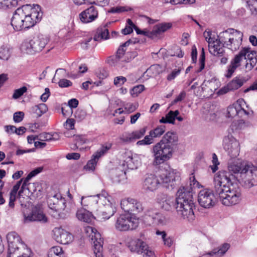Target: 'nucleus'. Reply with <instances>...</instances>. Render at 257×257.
<instances>
[{
	"instance_id": "obj_1",
	"label": "nucleus",
	"mask_w": 257,
	"mask_h": 257,
	"mask_svg": "<svg viewBox=\"0 0 257 257\" xmlns=\"http://www.w3.org/2000/svg\"><path fill=\"white\" fill-rule=\"evenodd\" d=\"M229 173L246 188L257 185V167L251 163L236 159L228 163Z\"/></svg>"
},
{
	"instance_id": "obj_2",
	"label": "nucleus",
	"mask_w": 257,
	"mask_h": 257,
	"mask_svg": "<svg viewBox=\"0 0 257 257\" xmlns=\"http://www.w3.org/2000/svg\"><path fill=\"white\" fill-rule=\"evenodd\" d=\"M178 142V137L174 132H168L153 148L154 163L160 164L170 159L173 154V147Z\"/></svg>"
},
{
	"instance_id": "obj_3",
	"label": "nucleus",
	"mask_w": 257,
	"mask_h": 257,
	"mask_svg": "<svg viewBox=\"0 0 257 257\" xmlns=\"http://www.w3.org/2000/svg\"><path fill=\"white\" fill-rule=\"evenodd\" d=\"M176 195V209L178 215L189 221L193 220L195 205L192 192L190 189L182 187L178 190Z\"/></svg>"
},
{
	"instance_id": "obj_4",
	"label": "nucleus",
	"mask_w": 257,
	"mask_h": 257,
	"mask_svg": "<svg viewBox=\"0 0 257 257\" xmlns=\"http://www.w3.org/2000/svg\"><path fill=\"white\" fill-rule=\"evenodd\" d=\"M247 59L245 68L247 70H251L257 63V52L251 51L249 47L242 48L238 54L236 55L231 61L230 65L228 67L227 74L226 77H230L237 67L240 66V62L243 59Z\"/></svg>"
},
{
	"instance_id": "obj_5",
	"label": "nucleus",
	"mask_w": 257,
	"mask_h": 257,
	"mask_svg": "<svg viewBox=\"0 0 257 257\" xmlns=\"http://www.w3.org/2000/svg\"><path fill=\"white\" fill-rule=\"evenodd\" d=\"M8 243V256L24 254L25 257H30L31 250L21 241L19 235L15 232H9L7 235Z\"/></svg>"
},
{
	"instance_id": "obj_6",
	"label": "nucleus",
	"mask_w": 257,
	"mask_h": 257,
	"mask_svg": "<svg viewBox=\"0 0 257 257\" xmlns=\"http://www.w3.org/2000/svg\"><path fill=\"white\" fill-rule=\"evenodd\" d=\"M179 173L169 167L160 169L159 171V184L168 190H173L176 186V181L179 179Z\"/></svg>"
},
{
	"instance_id": "obj_7",
	"label": "nucleus",
	"mask_w": 257,
	"mask_h": 257,
	"mask_svg": "<svg viewBox=\"0 0 257 257\" xmlns=\"http://www.w3.org/2000/svg\"><path fill=\"white\" fill-rule=\"evenodd\" d=\"M203 35L208 43L209 52L216 57H221V63H225V59L223 57L225 53L224 44L221 42L220 40L216 39L214 35H213L212 32L210 31L206 30L204 32Z\"/></svg>"
},
{
	"instance_id": "obj_8",
	"label": "nucleus",
	"mask_w": 257,
	"mask_h": 257,
	"mask_svg": "<svg viewBox=\"0 0 257 257\" xmlns=\"http://www.w3.org/2000/svg\"><path fill=\"white\" fill-rule=\"evenodd\" d=\"M49 41L47 37L40 35L32 39L27 40L21 46L22 50L29 54H34L41 51Z\"/></svg>"
},
{
	"instance_id": "obj_9",
	"label": "nucleus",
	"mask_w": 257,
	"mask_h": 257,
	"mask_svg": "<svg viewBox=\"0 0 257 257\" xmlns=\"http://www.w3.org/2000/svg\"><path fill=\"white\" fill-rule=\"evenodd\" d=\"M139 219L130 214H121L116 219L115 228L119 231H126L136 229L139 225Z\"/></svg>"
},
{
	"instance_id": "obj_10",
	"label": "nucleus",
	"mask_w": 257,
	"mask_h": 257,
	"mask_svg": "<svg viewBox=\"0 0 257 257\" xmlns=\"http://www.w3.org/2000/svg\"><path fill=\"white\" fill-rule=\"evenodd\" d=\"M25 10L28 12V15L25 17V25L26 29L34 27L37 23L41 21L43 13L41 11L40 7L36 5L32 7L30 5H24Z\"/></svg>"
},
{
	"instance_id": "obj_11",
	"label": "nucleus",
	"mask_w": 257,
	"mask_h": 257,
	"mask_svg": "<svg viewBox=\"0 0 257 257\" xmlns=\"http://www.w3.org/2000/svg\"><path fill=\"white\" fill-rule=\"evenodd\" d=\"M125 51L126 50L123 47L120 46L117 51L116 55L110 57L108 59V63L114 66L122 67L123 66V62H128L137 56V53L136 52L127 53L124 55Z\"/></svg>"
},
{
	"instance_id": "obj_12",
	"label": "nucleus",
	"mask_w": 257,
	"mask_h": 257,
	"mask_svg": "<svg viewBox=\"0 0 257 257\" xmlns=\"http://www.w3.org/2000/svg\"><path fill=\"white\" fill-rule=\"evenodd\" d=\"M28 12H27V11L25 10L24 5L15 11L11 19V25L16 31L26 29L25 24V17L27 16V14L28 15Z\"/></svg>"
},
{
	"instance_id": "obj_13",
	"label": "nucleus",
	"mask_w": 257,
	"mask_h": 257,
	"mask_svg": "<svg viewBox=\"0 0 257 257\" xmlns=\"http://www.w3.org/2000/svg\"><path fill=\"white\" fill-rule=\"evenodd\" d=\"M228 36V41L226 44V47L232 51L237 50L241 44L243 34L233 29L226 30V37Z\"/></svg>"
},
{
	"instance_id": "obj_14",
	"label": "nucleus",
	"mask_w": 257,
	"mask_h": 257,
	"mask_svg": "<svg viewBox=\"0 0 257 257\" xmlns=\"http://www.w3.org/2000/svg\"><path fill=\"white\" fill-rule=\"evenodd\" d=\"M120 204L121 209L130 214H137L144 209L142 203L140 201L131 197L122 199Z\"/></svg>"
},
{
	"instance_id": "obj_15",
	"label": "nucleus",
	"mask_w": 257,
	"mask_h": 257,
	"mask_svg": "<svg viewBox=\"0 0 257 257\" xmlns=\"http://www.w3.org/2000/svg\"><path fill=\"white\" fill-rule=\"evenodd\" d=\"M146 239L145 232H141L140 238L131 239L127 242V246L132 252L142 254L148 248Z\"/></svg>"
},
{
	"instance_id": "obj_16",
	"label": "nucleus",
	"mask_w": 257,
	"mask_h": 257,
	"mask_svg": "<svg viewBox=\"0 0 257 257\" xmlns=\"http://www.w3.org/2000/svg\"><path fill=\"white\" fill-rule=\"evenodd\" d=\"M226 186L227 184L228 189L226 190V205H233L238 203L240 200V193L234 187L231 179L226 176Z\"/></svg>"
},
{
	"instance_id": "obj_17",
	"label": "nucleus",
	"mask_w": 257,
	"mask_h": 257,
	"mask_svg": "<svg viewBox=\"0 0 257 257\" xmlns=\"http://www.w3.org/2000/svg\"><path fill=\"white\" fill-rule=\"evenodd\" d=\"M213 184L214 192L219 195L222 203L224 204L225 171H220L214 175Z\"/></svg>"
},
{
	"instance_id": "obj_18",
	"label": "nucleus",
	"mask_w": 257,
	"mask_h": 257,
	"mask_svg": "<svg viewBox=\"0 0 257 257\" xmlns=\"http://www.w3.org/2000/svg\"><path fill=\"white\" fill-rule=\"evenodd\" d=\"M198 201L202 207L209 208L214 205L216 199L211 190L203 189L200 190L198 193Z\"/></svg>"
},
{
	"instance_id": "obj_19",
	"label": "nucleus",
	"mask_w": 257,
	"mask_h": 257,
	"mask_svg": "<svg viewBox=\"0 0 257 257\" xmlns=\"http://www.w3.org/2000/svg\"><path fill=\"white\" fill-rule=\"evenodd\" d=\"M145 221L149 225H164L166 223L165 216L158 211L154 209L148 210L144 217Z\"/></svg>"
},
{
	"instance_id": "obj_20",
	"label": "nucleus",
	"mask_w": 257,
	"mask_h": 257,
	"mask_svg": "<svg viewBox=\"0 0 257 257\" xmlns=\"http://www.w3.org/2000/svg\"><path fill=\"white\" fill-rule=\"evenodd\" d=\"M47 203L49 208L56 212L64 210L66 206L65 199L60 193L49 196Z\"/></svg>"
},
{
	"instance_id": "obj_21",
	"label": "nucleus",
	"mask_w": 257,
	"mask_h": 257,
	"mask_svg": "<svg viewBox=\"0 0 257 257\" xmlns=\"http://www.w3.org/2000/svg\"><path fill=\"white\" fill-rule=\"evenodd\" d=\"M53 237L57 242L63 244L71 243L73 239L72 235L61 227H55L53 230Z\"/></svg>"
},
{
	"instance_id": "obj_22",
	"label": "nucleus",
	"mask_w": 257,
	"mask_h": 257,
	"mask_svg": "<svg viewBox=\"0 0 257 257\" xmlns=\"http://www.w3.org/2000/svg\"><path fill=\"white\" fill-rule=\"evenodd\" d=\"M111 148V145L102 146L92 156L91 159L87 162L84 168L89 171H93L95 170L96 164L99 159L102 156Z\"/></svg>"
},
{
	"instance_id": "obj_23",
	"label": "nucleus",
	"mask_w": 257,
	"mask_h": 257,
	"mask_svg": "<svg viewBox=\"0 0 257 257\" xmlns=\"http://www.w3.org/2000/svg\"><path fill=\"white\" fill-rule=\"evenodd\" d=\"M98 17V11L93 6L82 11L79 14V19L81 22L84 24L91 23L95 21Z\"/></svg>"
},
{
	"instance_id": "obj_24",
	"label": "nucleus",
	"mask_w": 257,
	"mask_h": 257,
	"mask_svg": "<svg viewBox=\"0 0 257 257\" xmlns=\"http://www.w3.org/2000/svg\"><path fill=\"white\" fill-rule=\"evenodd\" d=\"M157 200L160 207L167 211H171L176 204V199L174 197L164 194L159 195Z\"/></svg>"
},
{
	"instance_id": "obj_25",
	"label": "nucleus",
	"mask_w": 257,
	"mask_h": 257,
	"mask_svg": "<svg viewBox=\"0 0 257 257\" xmlns=\"http://www.w3.org/2000/svg\"><path fill=\"white\" fill-rule=\"evenodd\" d=\"M159 181L155 175H149L143 183V188L146 191H154L157 189L159 184Z\"/></svg>"
},
{
	"instance_id": "obj_26",
	"label": "nucleus",
	"mask_w": 257,
	"mask_h": 257,
	"mask_svg": "<svg viewBox=\"0 0 257 257\" xmlns=\"http://www.w3.org/2000/svg\"><path fill=\"white\" fill-rule=\"evenodd\" d=\"M227 150L228 155L231 158H236L239 153V144L238 142L232 136H228Z\"/></svg>"
},
{
	"instance_id": "obj_27",
	"label": "nucleus",
	"mask_w": 257,
	"mask_h": 257,
	"mask_svg": "<svg viewBox=\"0 0 257 257\" xmlns=\"http://www.w3.org/2000/svg\"><path fill=\"white\" fill-rule=\"evenodd\" d=\"M25 219L29 221H42L46 222L47 218L44 214L43 210L39 207H35L33 208L31 214L25 217Z\"/></svg>"
},
{
	"instance_id": "obj_28",
	"label": "nucleus",
	"mask_w": 257,
	"mask_h": 257,
	"mask_svg": "<svg viewBox=\"0 0 257 257\" xmlns=\"http://www.w3.org/2000/svg\"><path fill=\"white\" fill-rule=\"evenodd\" d=\"M84 231L86 235L93 241V246H95V244H97V242H101V243H103L100 234L95 228L90 226H86L84 227Z\"/></svg>"
},
{
	"instance_id": "obj_29",
	"label": "nucleus",
	"mask_w": 257,
	"mask_h": 257,
	"mask_svg": "<svg viewBox=\"0 0 257 257\" xmlns=\"http://www.w3.org/2000/svg\"><path fill=\"white\" fill-rule=\"evenodd\" d=\"M110 24L111 22H108L98 28L93 38L94 41H100L102 40H107L109 38V35L107 27Z\"/></svg>"
},
{
	"instance_id": "obj_30",
	"label": "nucleus",
	"mask_w": 257,
	"mask_h": 257,
	"mask_svg": "<svg viewBox=\"0 0 257 257\" xmlns=\"http://www.w3.org/2000/svg\"><path fill=\"white\" fill-rule=\"evenodd\" d=\"M97 203L98 197L95 195L81 197V204L86 209L93 210L96 208Z\"/></svg>"
},
{
	"instance_id": "obj_31",
	"label": "nucleus",
	"mask_w": 257,
	"mask_h": 257,
	"mask_svg": "<svg viewBox=\"0 0 257 257\" xmlns=\"http://www.w3.org/2000/svg\"><path fill=\"white\" fill-rule=\"evenodd\" d=\"M76 215L78 220L86 223H90L93 219V216L91 212L84 208L78 209Z\"/></svg>"
},
{
	"instance_id": "obj_32",
	"label": "nucleus",
	"mask_w": 257,
	"mask_h": 257,
	"mask_svg": "<svg viewBox=\"0 0 257 257\" xmlns=\"http://www.w3.org/2000/svg\"><path fill=\"white\" fill-rule=\"evenodd\" d=\"M115 212L116 207L114 205L110 202L106 204H104L100 213L102 218L108 219L112 216Z\"/></svg>"
},
{
	"instance_id": "obj_33",
	"label": "nucleus",
	"mask_w": 257,
	"mask_h": 257,
	"mask_svg": "<svg viewBox=\"0 0 257 257\" xmlns=\"http://www.w3.org/2000/svg\"><path fill=\"white\" fill-rule=\"evenodd\" d=\"M245 82L242 77H236L226 86V92L227 90H234L238 89L242 86Z\"/></svg>"
},
{
	"instance_id": "obj_34",
	"label": "nucleus",
	"mask_w": 257,
	"mask_h": 257,
	"mask_svg": "<svg viewBox=\"0 0 257 257\" xmlns=\"http://www.w3.org/2000/svg\"><path fill=\"white\" fill-rule=\"evenodd\" d=\"M249 125L250 122L249 121H246L243 119L234 120L230 125L228 131L230 133V130L233 132L235 131L244 129Z\"/></svg>"
},
{
	"instance_id": "obj_35",
	"label": "nucleus",
	"mask_w": 257,
	"mask_h": 257,
	"mask_svg": "<svg viewBox=\"0 0 257 257\" xmlns=\"http://www.w3.org/2000/svg\"><path fill=\"white\" fill-rule=\"evenodd\" d=\"M178 110L175 111L170 110L165 116L162 117L159 120L160 123H168L171 124L175 123L176 117L179 114Z\"/></svg>"
},
{
	"instance_id": "obj_36",
	"label": "nucleus",
	"mask_w": 257,
	"mask_h": 257,
	"mask_svg": "<svg viewBox=\"0 0 257 257\" xmlns=\"http://www.w3.org/2000/svg\"><path fill=\"white\" fill-rule=\"evenodd\" d=\"M172 27V24L169 23H164L156 25L153 30L154 38H156L161 33L165 32Z\"/></svg>"
},
{
	"instance_id": "obj_37",
	"label": "nucleus",
	"mask_w": 257,
	"mask_h": 257,
	"mask_svg": "<svg viewBox=\"0 0 257 257\" xmlns=\"http://www.w3.org/2000/svg\"><path fill=\"white\" fill-rule=\"evenodd\" d=\"M217 83V80L215 79H212L208 81H204L201 85L202 89L206 91L208 88L212 92L214 91L218 87Z\"/></svg>"
},
{
	"instance_id": "obj_38",
	"label": "nucleus",
	"mask_w": 257,
	"mask_h": 257,
	"mask_svg": "<svg viewBox=\"0 0 257 257\" xmlns=\"http://www.w3.org/2000/svg\"><path fill=\"white\" fill-rule=\"evenodd\" d=\"M165 131L166 126L164 125H160L151 130L149 135L152 139L154 140L155 138L160 137L165 133Z\"/></svg>"
},
{
	"instance_id": "obj_39",
	"label": "nucleus",
	"mask_w": 257,
	"mask_h": 257,
	"mask_svg": "<svg viewBox=\"0 0 257 257\" xmlns=\"http://www.w3.org/2000/svg\"><path fill=\"white\" fill-rule=\"evenodd\" d=\"M48 110L47 105L44 103H40L35 105L32 108V112L35 113L37 117L42 116Z\"/></svg>"
},
{
	"instance_id": "obj_40",
	"label": "nucleus",
	"mask_w": 257,
	"mask_h": 257,
	"mask_svg": "<svg viewBox=\"0 0 257 257\" xmlns=\"http://www.w3.org/2000/svg\"><path fill=\"white\" fill-rule=\"evenodd\" d=\"M48 257H64L62 248L59 246L51 247L49 251Z\"/></svg>"
},
{
	"instance_id": "obj_41",
	"label": "nucleus",
	"mask_w": 257,
	"mask_h": 257,
	"mask_svg": "<svg viewBox=\"0 0 257 257\" xmlns=\"http://www.w3.org/2000/svg\"><path fill=\"white\" fill-rule=\"evenodd\" d=\"M74 143L70 145L71 148L75 150L79 148V147L86 142L85 138L82 136H75L73 137Z\"/></svg>"
},
{
	"instance_id": "obj_42",
	"label": "nucleus",
	"mask_w": 257,
	"mask_h": 257,
	"mask_svg": "<svg viewBox=\"0 0 257 257\" xmlns=\"http://www.w3.org/2000/svg\"><path fill=\"white\" fill-rule=\"evenodd\" d=\"M225 253V243H223L220 247L214 248L212 251L208 252L207 255L210 257H221Z\"/></svg>"
},
{
	"instance_id": "obj_43",
	"label": "nucleus",
	"mask_w": 257,
	"mask_h": 257,
	"mask_svg": "<svg viewBox=\"0 0 257 257\" xmlns=\"http://www.w3.org/2000/svg\"><path fill=\"white\" fill-rule=\"evenodd\" d=\"M240 108V105L237 103L233 104L227 107V116L234 117L238 115L239 109Z\"/></svg>"
},
{
	"instance_id": "obj_44",
	"label": "nucleus",
	"mask_w": 257,
	"mask_h": 257,
	"mask_svg": "<svg viewBox=\"0 0 257 257\" xmlns=\"http://www.w3.org/2000/svg\"><path fill=\"white\" fill-rule=\"evenodd\" d=\"M95 196L98 197V203L103 205L110 202L109 200L110 196L104 190L102 191L101 193L95 195Z\"/></svg>"
},
{
	"instance_id": "obj_45",
	"label": "nucleus",
	"mask_w": 257,
	"mask_h": 257,
	"mask_svg": "<svg viewBox=\"0 0 257 257\" xmlns=\"http://www.w3.org/2000/svg\"><path fill=\"white\" fill-rule=\"evenodd\" d=\"M135 158L132 156H129L126 159L124 162L126 163L127 167L131 170L137 169L139 162L138 161L135 162Z\"/></svg>"
},
{
	"instance_id": "obj_46",
	"label": "nucleus",
	"mask_w": 257,
	"mask_h": 257,
	"mask_svg": "<svg viewBox=\"0 0 257 257\" xmlns=\"http://www.w3.org/2000/svg\"><path fill=\"white\" fill-rule=\"evenodd\" d=\"M146 132V128L143 127L139 130H136L135 131L131 133L132 137H133V139L134 142L136 140L140 139L142 138L145 134Z\"/></svg>"
},
{
	"instance_id": "obj_47",
	"label": "nucleus",
	"mask_w": 257,
	"mask_h": 257,
	"mask_svg": "<svg viewBox=\"0 0 257 257\" xmlns=\"http://www.w3.org/2000/svg\"><path fill=\"white\" fill-rule=\"evenodd\" d=\"M37 140L41 142L50 141L55 140L53 138V135L48 133H43L39 135H37Z\"/></svg>"
},
{
	"instance_id": "obj_48",
	"label": "nucleus",
	"mask_w": 257,
	"mask_h": 257,
	"mask_svg": "<svg viewBox=\"0 0 257 257\" xmlns=\"http://www.w3.org/2000/svg\"><path fill=\"white\" fill-rule=\"evenodd\" d=\"M10 56V51L9 48L2 47L0 48V59L7 60Z\"/></svg>"
},
{
	"instance_id": "obj_49",
	"label": "nucleus",
	"mask_w": 257,
	"mask_h": 257,
	"mask_svg": "<svg viewBox=\"0 0 257 257\" xmlns=\"http://www.w3.org/2000/svg\"><path fill=\"white\" fill-rule=\"evenodd\" d=\"M97 243L93 246V251L95 257H103L102 253L103 243H101V242H97Z\"/></svg>"
},
{
	"instance_id": "obj_50",
	"label": "nucleus",
	"mask_w": 257,
	"mask_h": 257,
	"mask_svg": "<svg viewBox=\"0 0 257 257\" xmlns=\"http://www.w3.org/2000/svg\"><path fill=\"white\" fill-rule=\"evenodd\" d=\"M154 142V140L152 139L149 135L145 137L144 139L139 141L137 143L138 146L150 145Z\"/></svg>"
},
{
	"instance_id": "obj_51",
	"label": "nucleus",
	"mask_w": 257,
	"mask_h": 257,
	"mask_svg": "<svg viewBox=\"0 0 257 257\" xmlns=\"http://www.w3.org/2000/svg\"><path fill=\"white\" fill-rule=\"evenodd\" d=\"M205 56L204 49L203 48H202L201 53L199 58L200 67L196 71L197 73L201 72L204 69L205 66Z\"/></svg>"
},
{
	"instance_id": "obj_52",
	"label": "nucleus",
	"mask_w": 257,
	"mask_h": 257,
	"mask_svg": "<svg viewBox=\"0 0 257 257\" xmlns=\"http://www.w3.org/2000/svg\"><path fill=\"white\" fill-rule=\"evenodd\" d=\"M27 91V88L26 86H23L20 88L15 90L13 95V98L16 99H18L22 96Z\"/></svg>"
},
{
	"instance_id": "obj_53",
	"label": "nucleus",
	"mask_w": 257,
	"mask_h": 257,
	"mask_svg": "<svg viewBox=\"0 0 257 257\" xmlns=\"http://www.w3.org/2000/svg\"><path fill=\"white\" fill-rule=\"evenodd\" d=\"M130 10H131V9L126 7H117L111 8L108 12L111 13H120Z\"/></svg>"
},
{
	"instance_id": "obj_54",
	"label": "nucleus",
	"mask_w": 257,
	"mask_h": 257,
	"mask_svg": "<svg viewBox=\"0 0 257 257\" xmlns=\"http://www.w3.org/2000/svg\"><path fill=\"white\" fill-rule=\"evenodd\" d=\"M23 184L21 187V189L20 191L18 192V196H21L22 194L26 190H28L29 191V189L28 188V185H30V183H29V181H30L29 179L27 180V178H23Z\"/></svg>"
},
{
	"instance_id": "obj_55",
	"label": "nucleus",
	"mask_w": 257,
	"mask_h": 257,
	"mask_svg": "<svg viewBox=\"0 0 257 257\" xmlns=\"http://www.w3.org/2000/svg\"><path fill=\"white\" fill-rule=\"evenodd\" d=\"M245 3L246 6L252 12L257 11V0H248Z\"/></svg>"
},
{
	"instance_id": "obj_56",
	"label": "nucleus",
	"mask_w": 257,
	"mask_h": 257,
	"mask_svg": "<svg viewBox=\"0 0 257 257\" xmlns=\"http://www.w3.org/2000/svg\"><path fill=\"white\" fill-rule=\"evenodd\" d=\"M145 89L143 85H138L133 88L131 90V94L133 96H137L139 94L141 93Z\"/></svg>"
},
{
	"instance_id": "obj_57",
	"label": "nucleus",
	"mask_w": 257,
	"mask_h": 257,
	"mask_svg": "<svg viewBox=\"0 0 257 257\" xmlns=\"http://www.w3.org/2000/svg\"><path fill=\"white\" fill-rule=\"evenodd\" d=\"M25 114L23 111H17L13 115V120L16 123L21 122L24 117Z\"/></svg>"
},
{
	"instance_id": "obj_58",
	"label": "nucleus",
	"mask_w": 257,
	"mask_h": 257,
	"mask_svg": "<svg viewBox=\"0 0 257 257\" xmlns=\"http://www.w3.org/2000/svg\"><path fill=\"white\" fill-rule=\"evenodd\" d=\"M167 2L172 5H178L181 4H192L195 3V0H167Z\"/></svg>"
},
{
	"instance_id": "obj_59",
	"label": "nucleus",
	"mask_w": 257,
	"mask_h": 257,
	"mask_svg": "<svg viewBox=\"0 0 257 257\" xmlns=\"http://www.w3.org/2000/svg\"><path fill=\"white\" fill-rule=\"evenodd\" d=\"M181 71V68L180 67L173 70L172 72L167 76V80L170 81L174 79L176 76L180 73Z\"/></svg>"
},
{
	"instance_id": "obj_60",
	"label": "nucleus",
	"mask_w": 257,
	"mask_h": 257,
	"mask_svg": "<svg viewBox=\"0 0 257 257\" xmlns=\"http://www.w3.org/2000/svg\"><path fill=\"white\" fill-rule=\"evenodd\" d=\"M61 111L64 117H69L73 113V109L68 105H65V106H63L61 108Z\"/></svg>"
},
{
	"instance_id": "obj_61",
	"label": "nucleus",
	"mask_w": 257,
	"mask_h": 257,
	"mask_svg": "<svg viewBox=\"0 0 257 257\" xmlns=\"http://www.w3.org/2000/svg\"><path fill=\"white\" fill-rule=\"evenodd\" d=\"M126 81V78L123 76H117L114 78V84L118 87L123 85Z\"/></svg>"
},
{
	"instance_id": "obj_62",
	"label": "nucleus",
	"mask_w": 257,
	"mask_h": 257,
	"mask_svg": "<svg viewBox=\"0 0 257 257\" xmlns=\"http://www.w3.org/2000/svg\"><path fill=\"white\" fill-rule=\"evenodd\" d=\"M135 30L136 31L137 34H142L145 36L148 37L151 39L154 38V35L153 34V31L151 32H149L147 31L141 30L138 27H135Z\"/></svg>"
},
{
	"instance_id": "obj_63",
	"label": "nucleus",
	"mask_w": 257,
	"mask_h": 257,
	"mask_svg": "<svg viewBox=\"0 0 257 257\" xmlns=\"http://www.w3.org/2000/svg\"><path fill=\"white\" fill-rule=\"evenodd\" d=\"M212 162L213 165L211 166V168L212 172H215L218 170L217 166L219 164V163L218 161L217 155L215 153H213L212 155Z\"/></svg>"
},
{
	"instance_id": "obj_64",
	"label": "nucleus",
	"mask_w": 257,
	"mask_h": 257,
	"mask_svg": "<svg viewBox=\"0 0 257 257\" xmlns=\"http://www.w3.org/2000/svg\"><path fill=\"white\" fill-rule=\"evenodd\" d=\"M120 140L122 142L126 143L134 142L131 133H124L122 134L120 137Z\"/></svg>"
}]
</instances>
